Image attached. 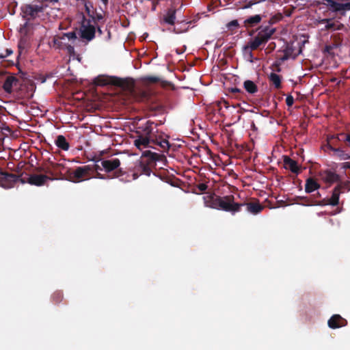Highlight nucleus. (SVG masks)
I'll return each instance as SVG.
<instances>
[{
    "label": "nucleus",
    "instance_id": "0eeeda50",
    "mask_svg": "<svg viewBox=\"0 0 350 350\" xmlns=\"http://www.w3.org/2000/svg\"><path fill=\"white\" fill-rule=\"evenodd\" d=\"M91 172H92V167L90 165L77 167L69 173V178L73 183H79L83 180L90 179Z\"/></svg>",
    "mask_w": 350,
    "mask_h": 350
},
{
    "label": "nucleus",
    "instance_id": "a18cd8bd",
    "mask_svg": "<svg viewBox=\"0 0 350 350\" xmlns=\"http://www.w3.org/2000/svg\"><path fill=\"white\" fill-rule=\"evenodd\" d=\"M92 167V172L96 171L98 172V170H102V168L98 165H94L93 166H91Z\"/></svg>",
    "mask_w": 350,
    "mask_h": 350
},
{
    "label": "nucleus",
    "instance_id": "9d476101",
    "mask_svg": "<svg viewBox=\"0 0 350 350\" xmlns=\"http://www.w3.org/2000/svg\"><path fill=\"white\" fill-rule=\"evenodd\" d=\"M23 176V173L20 175H16L8 172H1L0 186L5 189L12 188L16 183L20 182V178H21Z\"/></svg>",
    "mask_w": 350,
    "mask_h": 350
},
{
    "label": "nucleus",
    "instance_id": "c9c22d12",
    "mask_svg": "<svg viewBox=\"0 0 350 350\" xmlns=\"http://www.w3.org/2000/svg\"><path fill=\"white\" fill-rule=\"evenodd\" d=\"M29 21H26L25 23L23 25H21V27L20 28L21 33H24V34L27 33V29L29 26Z\"/></svg>",
    "mask_w": 350,
    "mask_h": 350
},
{
    "label": "nucleus",
    "instance_id": "ddd939ff",
    "mask_svg": "<svg viewBox=\"0 0 350 350\" xmlns=\"http://www.w3.org/2000/svg\"><path fill=\"white\" fill-rule=\"evenodd\" d=\"M330 10L335 12H345L350 10L345 5L350 4V0H325Z\"/></svg>",
    "mask_w": 350,
    "mask_h": 350
},
{
    "label": "nucleus",
    "instance_id": "423d86ee",
    "mask_svg": "<svg viewBox=\"0 0 350 350\" xmlns=\"http://www.w3.org/2000/svg\"><path fill=\"white\" fill-rule=\"evenodd\" d=\"M36 90V85L31 79L25 80L16 90V96L21 99H31Z\"/></svg>",
    "mask_w": 350,
    "mask_h": 350
},
{
    "label": "nucleus",
    "instance_id": "4be33fe9",
    "mask_svg": "<svg viewBox=\"0 0 350 350\" xmlns=\"http://www.w3.org/2000/svg\"><path fill=\"white\" fill-rule=\"evenodd\" d=\"M242 204V206H245L247 211L254 215H256L260 213L264 209V206L261 205L258 202H250Z\"/></svg>",
    "mask_w": 350,
    "mask_h": 350
},
{
    "label": "nucleus",
    "instance_id": "5701e85b",
    "mask_svg": "<svg viewBox=\"0 0 350 350\" xmlns=\"http://www.w3.org/2000/svg\"><path fill=\"white\" fill-rule=\"evenodd\" d=\"M344 189V187L340 185H337L333 190L332 194L330 198L327 200L326 204H330L332 206L338 205L339 202V196L340 193V190Z\"/></svg>",
    "mask_w": 350,
    "mask_h": 350
},
{
    "label": "nucleus",
    "instance_id": "7ed1b4c3",
    "mask_svg": "<svg viewBox=\"0 0 350 350\" xmlns=\"http://www.w3.org/2000/svg\"><path fill=\"white\" fill-rule=\"evenodd\" d=\"M48 0H35L32 3L24 4L21 7V15L25 21H32L40 16L48 6Z\"/></svg>",
    "mask_w": 350,
    "mask_h": 350
},
{
    "label": "nucleus",
    "instance_id": "f8f14e48",
    "mask_svg": "<svg viewBox=\"0 0 350 350\" xmlns=\"http://www.w3.org/2000/svg\"><path fill=\"white\" fill-rule=\"evenodd\" d=\"M154 122L148 120L144 124L138 127V129L142 131L139 134L143 136H148L149 138H152L154 140L157 142L161 139H165L158 134L159 131L157 129L155 131H154Z\"/></svg>",
    "mask_w": 350,
    "mask_h": 350
},
{
    "label": "nucleus",
    "instance_id": "a878e982",
    "mask_svg": "<svg viewBox=\"0 0 350 350\" xmlns=\"http://www.w3.org/2000/svg\"><path fill=\"white\" fill-rule=\"evenodd\" d=\"M55 145L62 150L67 151L70 148V144L66 137L62 135H59L55 140Z\"/></svg>",
    "mask_w": 350,
    "mask_h": 350
},
{
    "label": "nucleus",
    "instance_id": "3c124183",
    "mask_svg": "<svg viewBox=\"0 0 350 350\" xmlns=\"http://www.w3.org/2000/svg\"><path fill=\"white\" fill-rule=\"evenodd\" d=\"M96 178H100V179H103V178H104V176H103V174H101L98 173V172L97 173V174H96Z\"/></svg>",
    "mask_w": 350,
    "mask_h": 350
},
{
    "label": "nucleus",
    "instance_id": "dca6fc26",
    "mask_svg": "<svg viewBox=\"0 0 350 350\" xmlns=\"http://www.w3.org/2000/svg\"><path fill=\"white\" fill-rule=\"evenodd\" d=\"M328 326L332 329H337L347 325V321L340 314H334L327 321Z\"/></svg>",
    "mask_w": 350,
    "mask_h": 350
},
{
    "label": "nucleus",
    "instance_id": "6ab92c4d",
    "mask_svg": "<svg viewBox=\"0 0 350 350\" xmlns=\"http://www.w3.org/2000/svg\"><path fill=\"white\" fill-rule=\"evenodd\" d=\"M284 167L285 169L289 170L291 172L296 174L301 172V169L297 162L288 156L284 157Z\"/></svg>",
    "mask_w": 350,
    "mask_h": 350
},
{
    "label": "nucleus",
    "instance_id": "f704fd0d",
    "mask_svg": "<svg viewBox=\"0 0 350 350\" xmlns=\"http://www.w3.org/2000/svg\"><path fill=\"white\" fill-rule=\"evenodd\" d=\"M226 26L229 30L233 31L234 29H238L240 25L237 20H232L229 22Z\"/></svg>",
    "mask_w": 350,
    "mask_h": 350
},
{
    "label": "nucleus",
    "instance_id": "79ce46f5",
    "mask_svg": "<svg viewBox=\"0 0 350 350\" xmlns=\"http://www.w3.org/2000/svg\"><path fill=\"white\" fill-rule=\"evenodd\" d=\"M257 2L254 1H250L248 3H247L245 5H244L242 8L243 9H247L251 8L253 5L256 4Z\"/></svg>",
    "mask_w": 350,
    "mask_h": 350
},
{
    "label": "nucleus",
    "instance_id": "b1692460",
    "mask_svg": "<svg viewBox=\"0 0 350 350\" xmlns=\"http://www.w3.org/2000/svg\"><path fill=\"white\" fill-rule=\"evenodd\" d=\"M116 77L98 76L94 80V83L96 85L104 86L107 85H113Z\"/></svg>",
    "mask_w": 350,
    "mask_h": 350
},
{
    "label": "nucleus",
    "instance_id": "4468645a",
    "mask_svg": "<svg viewBox=\"0 0 350 350\" xmlns=\"http://www.w3.org/2000/svg\"><path fill=\"white\" fill-rule=\"evenodd\" d=\"M19 85L20 80L17 77L9 75L6 77L3 84V89L6 93L11 94L13 92L14 88H16L17 89Z\"/></svg>",
    "mask_w": 350,
    "mask_h": 350
},
{
    "label": "nucleus",
    "instance_id": "cd10ccee",
    "mask_svg": "<svg viewBox=\"0 0 350 350\" xmlns=\"http://www.w3.org/2000/svg\"><path fill=\"white\" fill-rule=\"evenodd\" d=\"M320 185L313 178H309L306 180L305 185V191L306 193H312V191L318 189Z\"/></svg>",
    "mask_w": 350,
    "mask_h": 350
},
{
    "label": "nucleus",
    "instance_id": "49530a36",
    "mask_svg": "<svg viewBox=\"0 0 350 350\" xmlns=\"http://www.w3.org/2000/svg\"><path fill=\"white\" fill-rule=\"evenodd\" d=\"M231 92L235 94L237 93H241V92H242V91L237 88H231Z\"/></svg>",
    "mask_w": 350,
    "mask_h": 350
},
{
    "label": "nucleus",
    "instance_id": "5fc2aeb1",
    "mask_svg": "<svg viewBox=\"0 0 350 350\" xmlns=\"http://www.w3.org/2000/svg\"><path fill=\"white\" fill-rule=\"evenodd\" d=\"M5 57H6V55L0 54V59H3V58H5Z\"/></svg>",
    "mask_w": 350,
    "mask_h": 350
},
{
    "label": "nucleus",
    "instance_id": "bb28decb",
    "mask_svg": "<svg viewBox=\"0 0 350 350\" xmlns=\"http://www.w3.org/2000/svg\"><path fill=\"white\" fill-rule=\"evenodd\" d=\"M49 165H50V167H48L46 168H44V167H37L36 169V171L38 172H44L45 173L50 174L53 175V173L51 172V169H52V170H53L55 171H57V170H59L60 168L63 167L62 164H61V163H53V162H50L49 163Z\"/></svg>",
    "mask_w": 350,
    "mask_h": 350
},
{
    "label": "nucleus",
    "instance_id": "a19ab883",
    "mask_svg": "<svg viewBox=\"0 0 350 350\" xmlns=\"http://www.w3.org/2000/svg\"><path fill=\"white\" fill-rule=\"evenodd\" d=\"M51 76H52L51 74L48 75L46 76L40 75V77L38 78H37V79L39 80L40 81V83H43L46 81L47 77H51Z\"/></svg>",
    "mask_w": 350,
    "mask_h": 350
},
{
    "label": "nucleus",
    "instance_id": "39448f33",
    "mask_svg": "<svg viewBox=\"0 0 350 350\" xmlns=\"http://www.w3.org/2000/svg\"><path fill=\"white\" fill-rule=\"evenodd\" d=\"M134 145L139 150L153 148V145L160 146L163 151H167L170 148V144L167 139H161L157 142L152 138H149L148 136H143L140 134H139L137 139H135Z\"/></svg>",
    "mask_w": 350,
    "mask_h": 350
},
{
    "label": "nucleus",
    "instance_id": "f257e3e1",
    "mask_svg": "<svg viewBox=\"0 0 350 350\" xmlns=\"http://www.w3.org/2000/svg\"><path fill=\"white\" fill-rule=\"evenodd\" d=\"M276 21V17L273 16L268 21L267 23H264L255 30L252 29L249 31L248 34L250 36H254L256 33L253 38L248 42L247 44L244 46L245 51H250V56L251 57H252V51L264 47L270 40L273 38L276 29L272 27V25L275 23Z\"/></svg>",
    "mask_w": 350,
    "mask_h": 350
},
{
    "label": "nucleus",
    "instance_id": "2f4dec72",
    "mask_svg": "<svg viewBox=\"0 0 350 350\" xmlns=\"http://www.w3.org/2000/svg\"><path fill=\"white\" fill-rule=\"evenodd\" d=\"M243 87L250 94H255L258 92V87L252 81L246 80L243 83Z\"/></svg>",
    "mask_w": 350,
    "mask_h": 350
},
{
    "label": "nucleus",
    "instance_id": "412c9836",
    "mask_svg": "<svg viewBox=\"0 0 350 350\" xmlns=\"http://www.w3.org/2000/svg\"><path fill=\"white\" fill-rule=\"evenodd\" d=\"M142 157L149 159L150 162L154 166L157 161L165 162L166 157L163 154L153 152L150 150H146L143 152Z\"/></svg>",
    "mask_w": 350,
    "mask_h": 350
},
{
    "label": "nucleus",
    "instance_id": "ea45409f",
    "mask_svg": "<svg viewBox=\"0 0 350 350\" xmlns=\"http://www.w3.org/2000/svg\"><path fill=\"white\" fill-rule=\"evenodd\" d=\"M197 187L200 191L203 192L207 189L208 186L205 183H200L198 185Z\"/></svg>",
    "mask_w": 350,
    "mask_h": 350
},
{
    "label": "nucleus",
    "instance_id": "20e7f679",
    "mask_svg": "<svg viewBox=\"0 0 350 350\" xmlns=\"http://www.w3.org/2000/svg\"><path fill=\"white\" fill-rule=\"evenodd\" d=\"M76 40L77 35L75 31L65 33L53 38V46L59 49H66L68 53L72 55L75 53L73 44Z\"/></svg>",
    "mask_w": 350,
    "mask_h": 350
},
{
    "label": "nucleus",
    "instance_id": "f03ea898",
    "mask_svg": "<svg viewBox=\"0 0 350 350\" xmlns=\"http://www.w3.org/2000/svg\"><path fill=\"white\" fill-rule=\"evenodd\" d=\"M206 206L212 208L222 210L232 214L239 212L243 204L234 202L233 195L221 197L215 194L208 195L203 197Z\"/></svg>",
    "mask_w": 350,
    "mask_h": 350
},
{
    "label": "nucleus",
    "instance_id": "c03bdc74",
    "mask_svg": "<svg viewBox=\"0 0 350 350\" xmlns=\"http://www.w3.org/2000/svg\"><path fill=\"white\" fill-rule=\"evenodd\" d=\"M332 21V18H323L317 21L318 24H326L327 22Z\"/></svg>",
    "mask_w": 350,
    "mask_h": 350
},
{
    "label": "nucleus",
    "instance_id": "864d4df0",
    "mask_svg": "<svg viewBox=\"0 0 350 350\" xmlns=\"http://www.w3.org/2000/svg\"><path fill=\"white\" fill-rule=\"evenodd\" d=\"M100 1H102L105 4V6L107 5L108 0H100Z\"/></svg>",
    "mask_w": 350,
    "mask_h": 350
},
{
    "label": "nucleus",
    "instance_id": "f3484780",
    "mask_svg": "<svg viewBox=\"0 0 350 350\" xmlns=\"http://www.w3.org/2000/svg\"><path fill=\"white\" fill-rule=\"evenodd\" d=\"M262 17L263 16L261 14L250 16L243 21V26L247 29L256 27L261 23Z\"/></svg>",
    "mask_w": 350,
    "mask_h": 350
},
{
    "label": "nucleus",
    "instance_id": "a211bd4d",
    "mask_svg": "<svg viewBox=\"0 0 350 350\" xmlns=\"http://www.w3.org/2000/svg\"><path fill=\"white\" fill-rule=\"evenodd\" d=\"M113 85L120 87L125 90L131 91L134 88L135 83L131 79H121L116 77Z\"/></svg>",
    "mask_w": 350,
    "mask_h": 350
},
{
    "label": "nucleus",
    "instance_id": "393cba45",
    "mask_svg": "<svg viewBox=\"0 0 350 350\" xmlns=\"http://www.w3.org/2000/svg\"><path fill=\"white\" fill-rule=\"evenodd\" d=\"M329 148L332 150L336 155L339 157L341 159L346 160L350 159V155L348 153H346L344 150H342L340 148H336L334 146L333 142L329 141L328 142Z\"/></svg>",
    "mask_w": 350,
    "mask_h": 350
},
{
    "label": "nucleus",
    "instance_id": "37998d69",
    "mask_svg": "<svg viewBox=\"0 0 350 350\" xmlns=\"http://www.w3.org/2000/svg\"><path fill=\"white\" fill-rule=\"evenodd\" d=\"M124 174V172H122V170L121 169H119V170H117L115 172H114V177L115 178H120V176H122V175Z\"/></svg>",
    "mask_w": 350,
    "mask_h": 350
},
{
    "label": "nucleus",
    "instance_id": "aec40b11",
    "mask_svg": "<svg viewBox=\"0 0 350 350\" xmlns=\"http://www.w3.org/2000/svg\"><path fill=\"white\" fill-rule=\"evenodd\" d=\"M101 165L106 172H111L117 170L120 167V161L117 158L109 160H103L101 161Z\"/></svg>",
    "mask_w": 350,
    "mask_h": 350
},
{
    "label": "nucleus",
    "instance_id": "c756f323",
    "mask_svg": "<svg viewBox=\"0 0 350 350\" xmlns=\"http://www.w3.org/2000/svg\"><path fill=\"white\" fill-rule=\"evenodd\" d=\"M269 81L274 85V87L276 88V89H280L281 88L282 85H281V80H282V78L280 75L274 73V72H271L269 77Z\"/></svg>",
    "mask_w": 350,
    "mask_h": 350
},
{
    "label": "nucleus",
    "instance_id": "9b49d317",
    "mask_svg": "<svg viewBox=\"0 0 350 350\" xmlns=\"http://www.w3.org/2000/svg\"><path fill=\"white\" fill-rule=\"evenodd\" d=\"M96 27L91 24V20H87L83 16V22L81 27V37L88 41L93 40L95 37Z\"/></svg>",
    "mask_w": 350,
    "mask_h": 350
},
{
    "label": "nucleus",
    "instance_id": "6e6d98bb",
    "mask_svg": "<svg viewBox=\"0 0 350 350\" xmlns=\"http://www.w3.org/2000/svg\"><path fill=\"white\" fill-rule=\"evenodd\" d=\"M345 6L347 7V8H350V4L348 5H345Z\"/></svg>",
    "mask_w": 350,
    "mask_h": 350
},
{
    "label": "nucleus",
    "instance_id": "6e6552de",
    "mask_svg": "<svg viewBox=\"0 0 350 350\" xmlns=\"http://www.w3.org/2000/svg\"><path fill=\"white\" fill-rule=\"evenodd\" d=\"M154 165L150 162L149 159L143 157L141 161L136 163L135 172L132 174L133 180L137 179L139 175L145 174L150 176L152 173V168Z\"/></svg>",
    "mask_w": 350,
    "mask_h": 350
},
{
    "label": "nucleus",
    "instance_id": "603ef678",
    "mask_svg": "<svg viewBox=\"0 0 350 350\" xmlns=\"http://www.w3.org/2000/svg\"><path fill=\"white\" fill-rule=\"evenodd\" d=\"M97 31H98V33L100 34V35H102L103 34V31L101 30V29L98 26L97 27Z\"/></svg>",
    "mask_w": 350,
    "mask_h": 350
},
{
    "label": "nucleus",
    "instance_id": "72a5a7b5",
    "mask_svg": "<svg viewBox=\"0 0 350 350\" xmlns=\"http://www.w3.org/2000/svg\"><path fill=\"white\" fill-rule=\"evenodd\" d=\"M63 297L64 296L62 291H55L52 295L51 299L54 304H57L62 301Z\"/></svg>",
    "mask_w": 350,
    "mask_h": 350
},
{
    "label": "nucleus",
    "instance_id": "8fccbe9b",
    "mask_svg": "<svg viewBox=\"0 0 350 350\" xmlns=\"http://www.w3.org/2000/svg\"><path fill=\"white\" fill-rule=\"evenodd\" d=\"M332 49V46H325V51L328 53H329Z\"/></svg>",
    "mask_w": 350,
    "mask_h": 350
},
{
    "label": "nucleus",
    "instance_id": "58836bf2",
    "mask_svg": "<svg viewBox=\"0 0 350 350\" xmlns=\"http://www.w3.org/2000/svg\"><path fill=\"white\" fill-rule=\"evenodd\" d=\"M340 137H344L345 138L342 139L345 142L347 146L350 147V133L347 135H344L343 134L340 135Z\"/></svg>",
    "mask_w": 350,
    "mask_h": 350
},
{
    "label": "nucleus",
    "instance_id": "7c9ffc66",
    "mask_svg": "<svg viewBox=\"0 0 350 350\" xmlns=\"http://www.w3.org/2000/svg\"><path fill=\"white\" fill-rule=\"evenodd\" d=\"M323 178L325 182L332 183L338 180V175L331 170H327L325 172Z\"/></svg>",
    "mask_w": 350,
    "mask_h": 350
},
{
    "label": "nucleus",
    "instance_id": "2eb2a0df",
    "mask_svg": "<svg viewBox=\"0 0 350 350\" xmlns=\"http://www.w3.org/2000/svg\"><path fill=\"white\" fill-rule=\"evenodd\" d=\"M85 10L88 16L92 20L95 25L97 23L103 19V15L102 13H98L93 7L92 2L87 1L85 2Z\"/></svg>",
    "mask_w": 350,
    "mask_h": 350
},
{
    "label": "nucleus",
    "instance_id": "473e14b6",
    "mask_svg": "<svg viewBox=\"0 0 350 350\" xmlns=\"http://www.w3.org/2000/svg\"><path fill=\"white\" fill-rule=\"evenodd\" d=\"M344 27V25L342 23H339L338 25H336L335 23L332 21L327 22L325 28L322 29V30H341Z\"/></svg>",
    "mask_w": 350,
    "mask_h": 350
},
{
    "label": "nucleus",
    "instance_id": "de8ad7c7",
    "mask_svg": "<svg viewBox=\"0 0 350 350\" xmlns=\"http://www.w3.org/2000/svg\"><path fill=\"white\" fill-rule=\"evenodd\" d=\"M342 167L345 169H350V161L343 163Z\"/></svg>",
    "mask_w": 350,
    "mask_h": 350
},
{
    "label": "nucleus",
    "instance_id": "09e8293b",
    "mask_svg": "<svg viewBox=\"0 0 350 350\" xmlns=\"http://www.w3.org/2000/svg\"><path fill=\"white\" fill-rule=\"evenodd\" d=\"M5 52L6 53L5 55H6V57L9 56L10 54L12 53V51L8 49H6Z\"/></svg>",
    "mask_w": 350,
    "mask_h": 350
},
{
    "label": "nucleus",
    "instance_id": "4c0bfd02",
    "mask_svg": "<svg viewBox=\"0 0 350 350\" xmlns=\"http://www.w3.org/2000/svg\"><path fill=\"white\" fill-rule=\"evenodd\" d=\"M294 103V98L291 95L287 96L286 98V104L288 107H291Z\"/></svg>",
    "mask_w": 350,
    "mask_h": 350
},
{
    "label": "nucleus",
    "instance_id": "c85d7f7f",
    "mask_svg": "<svg viewBox=\"0 0 350 350\" xmlns=\"http://www.w3.org/2000/svg\"><path fill=\"white\" fill-rule=\"evenodd\" d=\"M176 12L175 9H169L164 16L163 21L165 23L173 25L175 23L176 20Z\"/></svg>",
    "mask_w": 350,
    "mask_h": 350
},
{
    "label": "nucleus",
    "instance_id": "e433bc0d",
    "mask_svg": "<svg viewBox=\"0 0 350 350\" xmlns=\"http://www.w3.org/2000/svg\"><path fill=\"white\" fill-rule=\"evenodd\" d=\"M146 80L150 83H157L160 81V79L157 77L149 76L146 78Z\"/></svg>",
    "mask_w": 350,
    "mask_h": 350
},
{
    "label": "nucleus",
    "instance_id": "1a4fd4ad",
    "mask_svg": "<svg viewBox=\"0 0 350 350\" xmlns=\"http://www.w3.org/2000/svg\"><path fill=\"white\" fill-rule=\"evenodd\" d=\"M48 180H52V178L44 174H32L28 175L25 174V177L23 176L22 178H20V182L23 184L27 183L31 185L41 187L44 185Z\"/></svg>",
    "mask_w": 350,
    "mask_h": 350
}]
</instances>
